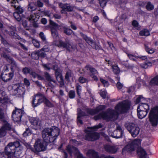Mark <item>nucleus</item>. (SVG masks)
<instances>
[{
    "label": "nucleus",
    "mask_w": 158,
    "mask_h": 158,
    "mask_svg": "<svg viewBox=\"0 0 158 158\" xmlns=\"http://www.w3.org/2000/svg\"><path fill=\"white\" fill-rule=\"evenodd\" d=\"M131 105L130 102L128 100L119 103L115 106V110L109 108L105 111H103L94 117V119L97 120L103 119L108 121L112 120L116 115L118 114L126 112L129 110Z\"/></svg>",
    "instance_id": "nucleus-1"
},
{
    "label": "nucleus",
    "mask_w": 158,
    "mask_h": 158,
    "mask_svg": "<svg viewBox=\"0 0 158 158\" xmlns=\"http://www.w3.org/2000/svg\"><path fill=\"white\" fill-rule=\"evenodd\" d=\"M60 134V130L56 126L44 129L42 131V137L45 142L50 143L56 140Z\"/></svg>",
    "instance_id": "nucleus-2"
},
{
    "label": "nucleus",
    "mask_w": 158,
    "mask_h": 158,
    "mask_svg": "<svg viewBox=\"0 0 158 158\" xmlns=\"http://www.w3.org/2000/svg\"><path fill=\"white\" fill-rule=\"evenodd\" d=\"M149 121L154 127L157 126L158 123V106H156L150 110L148 114Z\"/></svg>",
    "instance_id": "nucleus-3"
},
{
    "label": "nucleus",
    "mask_w": 158,
    "mask_h": 158,
    "mask_svg": "<svg viewBox=\"0 0 158 158\" xmlns=\"http://www.w3.org/2000/svg\"><path fill=\"white\" fill-rule=\"evenodd\" d=\"M125 127L133 137H136L139 132V128L133 123H126Z\"/></svg>",
    "instance_id": "nucleus-4"
},
{
    "label": "nucleus",
    "mask_w": 158,
    "mask_h": 158,
    "mask_svg": "<svg viewBox=\"0 0 158 158\" xmlns=\"http://www.w3.org/2000/svg\"><path fill=\"white\" fill-rule=\"evenodd\" d=\"M13 90L12 94L18 97L23 96L25 93L24 89L22 86H20L19 84H16L13 85L11 86H9Z\"/></svg>",
    "instance_id": "nucleus-5"
},
{
    "label": "nucleus",
    "mask_w": 158,
    "mask_h": 158,
    "mask_svg": "<svg viewBox=\"0 0 158 158\" xmlns=\"http://www.w3.org/2000/svg\"><path fill=\"white\" fill-rule=\"evenodd\" d=\"M46 98L42 94L39 93L33 97L32 106L34 108L40 105L45 99Z\"/></svg>",
    "instance_id": "nucleus-6"
},
{
    "label": "nucleus",
    "mask_w": 158,
    "mask_h": 158,
    "mask_svg": "<svg viewBox=\"0 0 158 158\" xmlns=\"http://www.w3.org/2000/svg\"><path fill=\"white\" fill-rule=\"evenodd\" d=\"M38 13L32 12L30 14V15L27 17V19L32 24L34 27H37L38 24L37 23L40 17Z\"/></svg>",
    "instance_id": "nucleus-7"
},
{
    "label": "nucleus",
    "mask_w": 158,
    "mask_h": 158,
    "mask_svg": "<svg viewBox=\"0 0 158 158\" xmlns=\"http://www.w3.org/2000/svg\"><path fill=\"white\" fill-rule=\"evenodd\" d=\"M7 131H12L13 132H15V129L11 127V126L7 122H5L0 129V137L5 136Z\"/></svg>",
    "instance_id": "nucleus-8"
},
{
    "label": "nucleus",
    "mask_w": 158,
    "mask_h": 158,
    "mask_svg": "<svg viewBox=\"0 0 158 158\" xmlns=\"http://www.w3.org/2000/svg\"><path fill=\"white\" fill-rule=\"evenodd\" d=\"M23 114V111L21 109L15 107V110L13 111L12 117L15 122L21 121L22 116Z\"/></svg>",
    "instance_id": "nucleus-9"
},
{
    "label": "nucleus",
    "mask_w": 158,
    "mask_h": 158,
    "mask_svg": "<svg viewBox=\"0 0 158 158\" xmlns=\"http://www.w3.org/2000/svg\"><path fill=\"white\" fill-rule=\"evenodd\" d=\"M33 148L35 151L33 152H35L45 150L46 147L41 140L38 139L36 141Z\"/></svg>",
    "instance_id": "nucleus-10"
},
{
    "label": "nucleus",
    "mask_w": 158,
    "mask_h": 158,
    "mask_svg": "<svg viewBox=\"0 0 158 158\" xmlns=\"http://www.w3.org/2000/svg\"><path fill=\"white\" fill-rule=\"evenodd\" d=\"M86 133L85 135V139L90 141H93L98 139L99 138V134L95 132L91 131H86Z\"/></svg>",
    "instance_id": "nucleus-11"
},
{
    "label": "nucleus",
    "mask_w": 158,
    "mask_h": 158,
    "mask_svg": "<svg viewBox=\"0 0 158 158\" xmlns=\"http://www.w3.org/2000/svg\"><path fill=\"white\" fill-rule=\"evenodd\" d=\"M106 107L105 105H99L94 109H87L86 111L89 114L93 115L104 110Z\"/></svg>",
    "instance_id": "nucleus-12"
},
{
    "label": "nucleus",
    "mask_w": 158,
    "mask_h": 158,
    "mask_svg": "<svg viewBox=\"0 0 158 158\" xmlns=\"http://www.w3.org/2000/svg\"><path fill=\"white\" fill-rule=\"evenodd\" d=\"M50 23L51 25V28L52 35L53 38H56L58 36L57 30L59 29L60 26L54 22L51 21Z\"/></svg>",
    "instance_id": "nucleus-13"
},
{
    "label": "nucleus",
    "mask_w": 158,
    "mask_h": 158,
    "mask_svg": "<svg viewBox=\"0 0 158 158\" xmlns=\"http://www.w3.org/2000/svg\"><path fill=\"white\" fill-rule=\"evenodd\" d=\"M13 143H9L5 147V153L9 156H12L14 158V155L15 152V149L14 146H12Z\"/></svg>",
    "instance_id": "nucleus-14"
},
{
    "label": "nucleus",
    "mask_w": 158,
    "mask_h": 158,
    "mask_svg": "<svg viewBox=\"0 0 158 158\" xmlns=\"http://www.w3.org/2000/svg\"><path fill=\"white\" fill-rule=\"evenodd\" d=\"M123 134V131L121 127L118 125L116 130L111 133V136L114 138H119L122 137Z\"/></svg>",
    "instance_id": "nucleus-15"
},
{
    "label": "nucleus",
    "mask_w": 158,
    "mask_h": 158,
    "mask_svg": "<svg viewBox=\"0 0 158 158\" xmlns=\"http://www.w3.org/2000/svg\"><path fill=\"white\" fill-rule=\"evenodd\" d=\"M16 29L13 27H9V31L8 32L9 35L12 38L15 39H17L18 40H21V41L23 42H25L26 40L22 39L19 37L16 33Z\"/></svg>",
    "instance_id": "nucleus-16"
},
{
    "label": "nucleus",
    "mask_w": 158,
    "mask_h": 158,
    "mask_svg": "<svg viewBox=\"0 0 158 158\" xmlns=\"http://www.w3.org/2000/svg\"><path fill=\"white\" fill-rule=\"evenodd\" d=\"M104 148L106 152L111 154L116 153L118 149L117 147L114 145H106Z\"/></svg>",
    "instance_id": "nucleus-17"
},
{
    "label": "nucleus",
    "mask_w": 158,
    "mask_h": 158,
    "mask_svg": "<svg viewBox=\"0 0 158 158\" xmlns=\"http://www.w3.org/2000/svg\"><path fill=\"white\" fill-rule=\"evenodd\" d=\"M8 62L10 64V70L11 72H13L14 74V72L15 71H19V67L18 66L16 63L12 58H9Z\"/></svg>",
    "instance_id": "nucleus-18"
},
{
    "label": "nucleus",
    "mask_w": 158,
    "mask_h": 158,
    "mask_svg": "<svg viewBox=\"0 0 158 158\" xmlns=\"http://www.w3.org/2000/svg\"><path fill=\"white\" fill-rule=\"evenodd\" d=\"M14 74L13 72H10L8 74L2 73V79L5 82H7L12 79L14 76Z\"/></svg>",
    "instance_id": "nucleus-19"
},
{
    "label": "nucleus",
    "mask_w": 158,
    "mask_h": 158,
    "mask_svg": "<svg viewBox=\"0 0 158 158\" xmlns=\"http://www.w3.org/2000/svg\"><path fill=\"white\" fill-rule=\"evenodd\" d=\"M59 4L61 8L64 9L66 11L68 12L72 11L74 8V6H73L71 5L70 4L67 3L63 4L60 3Z\"/></svg>",
    "instance_id": "nucleus-20"
},
{
    "label": "nucleus",
    "mask_w": 158,
    "mask_h": 158,
    "mask_svg": "<svg viewBox=\"0 0 158 158\" xmlns=\"http://www.w3.org/2000/svg\"><path fill=\"white\" fill-rule=\"evenodd\" d=\"M87 155L90 158H100L98 153L93 150H89L87 153Z\"/></svg>",
    "instance_id": "nucleus-21"
},
{
    "label": "nucleus",
    "mask_w": 158,
    "mask_h": 158,
    "mask_svg": "<svg viewBox=\"0 0 158 158\" xmlns=\"http://www.w3.org/2000/svg\"><path fill=\"white\" fill-rule=\"evenodd\" d=\"M67 150L70 155L73 153H74L75 154H77L79 153V151L77 148L72 146H68L67 147Z\"/></svg>",
    "instance_id": "nucleus-22"
},
{
    "label": "nucleus",
    "mask_w": 158,
    "mask_h": 158,
    "mask_svg": "<svg viewBox=\"0 0 158 158\" xmlns=\"http://www.w3.org/2000/svg\"><path fill=\"white\" fill-rule=\"evenodd\" d=\"M85 69L89 71V75H95L98 73L97 71L94 67L90 65H87L85 67Z\"/></svg>",
    "instance_id": "nucleus-23"
},
{
    "label": "nucleus",
    "mask_w": 158,
    "mask_h": 158,
    "mask_svg": "<svg viewBox=\"0 0 158 158\" xmlns=\"http://www.w3.org/2000/svg\"><path fill=\"white\" fill-rule=\"evenodd\" d=\"M137 153L141 158H146L147 153L142 148H139L137 151Z\"/></svg>",
    "instance_id": "nucleus-24"
},
{
    "label": "nucleus",
    "mask_w": 158,
    "mask_h": 158,
    "mask_svg": "<svg viewBox=\"0 0 158 158\" xmlns=\"http://www.w3.org/2000/svg\"><path fill=\"white\" fill-rule=\"evenodd\" d=\"M60 70H59L55 72L56 79L59 82L62 83L63 81V78Z\"/></svg>",
    "instance_id": "nucleus-25"
},
{
    "label": "nucleus",
    "mask_w": 158,
    "mask_h": 158,
    "mask_svg": "<svg viewBox=\"0 0 158 158\" xmlns=\"http://www.w3.org/2000/svg\"><path fill=\"white\" fill-rule=\"evenodd\" d=\"M138 117L140 119H142L145 117L147 115L148 111L137 109Z\"/></svg>",
    "instance_id": "nucleus-26"
},
{
    "label": "nucleus",
    "mask_w": 158,
    "mask_h": 158,
    "mask_svg": "<svg viewBox=\"0 0 158 158\" xmlns=\"http://www.w3.org/2000/svg\"><path fill=\"white\" fill-rule=\"evenodd\" d=\"M44 73V77L50 83L53 82L54 84L56 83V81H55L54 79L47 72H45Z\"/></svg>",
    "instance_id": "nucleus-27"
},
{
    "label": "nucleus",
    "mask_w": 158,
    "mask_h": 158,
    "mask_svg": "<svg viewBox=\"0 0 158 158\" xmlns=\"http://www.w3.org/2000/svg\"><path fill=\"white\" fill-rule=\"evenodd\" d=\"M137 109L148 111V110L149 109V107L148 105L147 104L141 103L139 105Z\"/></svg>",
    "instance_id": "nucleus-28"
},
{
    "label": "nucleus",
    "mask_w": 158,
    "mask_h": 158,
    "mask_svg": "<svg viewBox=\"0 0 158 158\" xmlns=\"http://www.w3.org/2000/svg\"><path fill=\"white\" fill-rule=\"evenodd\" d=\"M134 146L132 145L131 143L126 146L122 150V152L125 151L130 152L132 151L135 150Z\"/></svg>",
    "instance_id": "nucleus-29"
},
{
    "label": "nucleus",
    "mask_w": 158,
    "mask_h": 158,
    "mask_svg": "<svg viewBox=\"0 0 158 158\" xmlns=\"http://www.w3.org/2000/svg\"><path fill=\"white\" fill-rule=\"evenodd\" d=\"M5 93L2 90H0V102L1 103H4L7 100V98L5 96Z\"/></svg>",
    "instance_id": "nucleus-30"
},
{
    "label": "nucleus",
    "mask_w": 158,
    "mask_h": 158,
    "mask_svg": "<svg viewBox=\"0 0 158 158\" xmlns=\"http://www.w3.org/2000/svg\"><path fill=\"white\" fill-rule=\"evenodd\" d=\"M69 41L64 42L61 40H59L58 42L55 43V45L59 47L65 48L68 46V43Z\"/></svg>",
    "instance_id": "nucleus-31"
},
{
    "label": "nucleus",
    "mask_w": 158,
    "mask_h": 158,
    "mask_svg": "<svg viewBox=\"0 0 158 158\" xmlns=\"http://www.w3.org/2000/svg\"><path fill=\"white\" fill-rule=\"evenodd\" d=\"M86 115L85 113L83 111L80 110L78 113L77 121L78 123L82 124H83L82 120H81V117Z\"/></svg>",
    "instance_id": "nucleus-32"
},
{
    "label": "nucleus",
    "mask_w": 158,
    "mask_h": 158,
    "mask_svg": "<svg viewBox=\"0 0 158 158\" xmlns=\"http://www.w3.org/2000/svg\"><path fill=\"white\" fill-rule=\"evenodd\" d=\"M80 34L81 36L89 45H90L91 44H92L93 41L90 38L87 37L86 35H85L82 32L80 33Z\"/></svg>",
    "instance_id": "nucleus-33"
},
{
    "label": "nucleus",
    "mask_w": 158,
    "mask_h": 158,
    "mask_svg": "<svg viewBox=\"0 0 158 158\" xmlns=\"http://www.w3.org/2000/svg\"><path fill=\"white\" fill-rule=\"evenodd\" d=\"M23 152V148L22 146L18 147L15 149V152L14 155L15 156H22V154Z\"/></svg>",
    "instance_id": "nucleus-34"
},
{
    "label": "nucleus",
    "mask_w": 158,
    "mask_h": 158,
    "mask_svg": "<svg viewBox=\"0 0 158 158\" xmlns=\"http://www.w3.org/2000/svg\"><path fill=\"white\" fill-rule=\"evenodd\" d=\"M31 122L32 124L34 126H40L41 121L38 119L34 118L31 120Z\"/></svg>",
    "instance_id": "nucleus-35"
},
{
    "label": "nucleus",
    "mask_w": 158,
    "mask_h": 158,
    "mask_svg": "<svg viewBox=\"0 0 158 158\" xmlns=\"http://www.w3.org/2000/svg\"><path fill=\"white\" fill-rule=\"evenodd\" d=\"M65 48L69 52L74 51L76 48L75 46L71 44L69 41L68 43V46Z\"/></svg>",
    "instance_id": "nucleus-36"
},
{
    "label": "nucleus",
    "mask_w": 158,
    "mask_h": 158,
    "mask_svg": "<svg viewBox=\"0 0 158 158\" xmlns=\"http://www.w3.org/2000/svg\"><path fill=\"white\" fill-rule=\"evenodd\" d=\"M144 47L146 51L148 54H152L154 52V49L149 48L147 45L145 44Z\"/></svg>",
    "instance_id": "nucleus-37"
},
{
    "label": "nucleus",
    "mask_w": 158,
    "mask_h": 158,
    "mask_svg": "<svg viewBox=\"0 0 158 158\" xmlns=\"http://www.w3.org/2000/svg\"><path fill=\"white\" fill-rule=\"evenodd\" d=\"M14 7L15 9V12L22 14L24 12V10L23 7L20 6H18L17 7L16 6H15Z\"/></svg>",
    "instance_id": "nucleus-38"
},
{
    "label": "nucleus",
    "mask_w": 158,
    "mask_h": 158,
    "mask_svg": "<svg viewBox=\"0 0 158 158\" xmlns=\"http://www.w3.org/2000/svg\"><path fill=\"white\" fill-rule=\"evenodd\" d=\"M139 34L141 36H147L149 35L150 33L147 29H145L140 31Z\"/></svg>",
    "instance_id": "nucleus-39"
},
{
    "label": "nucleus",
    "mask_w": 158,
    "mask_h": 158,
    "mask_svg": "<svg viewBox=\"0 0 158 158\" xmlns=\"http://www.w3.org/2000/svg\"><path fill=\"white\" fill-rule=\"evenodd\" d=\"M36 8L32 4H29L28 6V11L30 12V13L33 12V11L36 10Z\"/></svg>",
    "instance_id": "nucleus-40"
},
{
    "label": "nucleus",
    "mask_w": 158,
    "mask_h": 158,
    "mask_svg": "<svg viewBox=\"0 0 158 158\" xmlns=\"http://www.w3.org/2000/svg\"><path fill=\"white\" fill-rule=\"evenodd\" d=\"M72 76V71L69 69H67L66 73L65 75V79L68 81H69L70 77Z\"/></svg>",
    "instance_id": "nucleus-41"
},
{
    "label": "nucleus",
    "mask_w": 158,
    "mask_h": 158,
    "mask_svg": "<svg viewBox=\"0 0 158 158\" xmlns=\"http://www.w3.org/2000/svg\"><path fill=\"white\" fill-rule=\"evenodd\" d=\"M151 85H158V75L152 78L150 81Z\"/></svg>",
    "instance_id": "nucleus-42"
},
{
    "label": "nucleus",
    "mask_w": 158,
    "mask_h": 158,
    "mask_svg": "<svg viewBox=\"0 0 158 158\" xmlns=\"http://www.w3.org/2000/svg\"><path fill=\"white\" fill-rule=\"evenodd\" d=\"M98 2L101 7L103 8L105 7L108 2L107 0H98Z\"/></svg>",
    "instance_id": "nucleus-43"
},
{
    "label": "nucleus",
    "mask_w": 158,
    "mask_h": 158,
    "mask_svg": "<svg viewBox=\"0 0 158 158\" xmlns=\"http://www.w3.org/2000/svg\"><path fill=\"white\" fill-rule=\"evenodd\" d=\"M131 143L132 145L134 146L135 148L137 146H138L140 144L141 141L139 139H136L133 141Z\"/></svg>",
    "instance_id": "nucleus-44"
},
{
    "label": "nucleus",
    "mask_w": 158,
    "mask_h": 158,
    "mask_svg": "<svg viewBox=\"0 0 158 158\" xmlns=\"http://www.w3.org/2000/svg\"><path fill=\"white\" fill-rule=\"evenodd\" d=\"M141 67L144 69H147L149 67L152 66V64L150 62H145L144 63L142 64L141 65Z\"/></svg>",
    "instance_id": "nucleus-45"
},
{
    "label": "nucleus",
    "mask_w": 158,
    "mask_h": 158,
    "mask_svg": "<svg viewBox=\"0 0 158 158\" xmlns=\"http://www.w3.org/2000/svg\"><path fill=\"white\" fill-rule=\"evenodd\" d=\"M31 70L32 69L31 68L25 67L23 69L22 72L25 74H27L28 73L30 74Z\"/></svg>",
    "instance_id": "nucleus-46"
},
{
    "label": "nucleus",
    "mask_w": 158,
    "mask_h": 158,
    "mask_svg": "<svg viewBox=\"0 0 158 158\" xmlns=\"http://www.w3.org/2000/svg\"><path fill=\"white\" fill-rule=\"evenodd\" d=\"M31 56L34 59H38L39 58L38 51H35L32 52L31 54Z\"/></svg>",
    "instance_id": "nucleus-47"
},
{
    "label": "nucleus",
    "mask_w": 158,
    "mask_h": 158,
    "mask_svg": "<svg viewBox=\"0 0 158 158\" xmlns=\"http://www.w3.org/2000/svg\"><path fill=\"white\" fill-rule=\"evenodd\" d=\"M44 102L45 103L46 105L50 107H54V105L49 100L47 99L46 98L44 100Z\"/></svg>",
    "instance_id": "nucleus-48"
},
{
    "label": "nucleus",
    "mask_w": 158,
    "mask_h": 158,
    "mask_svg": "<svg viewBox=\"0 0 158 158\" xmlns=\"http://www.w3.org/2000/svg\"><path fill=\"white\" fill-rule=\"evenodd\" d=\"M0 158H13L4 152H0Z\"/></svg>",
    "instance_id": "nucleus-49"
},
{
    "label": "nucleus",
    "mask_w": 158,
    "mask_h": 158,
    "mask_svg": "<svg viewBox=\"0 0 158 158\" xmlns=\"http://www.w3.org/2000/svg\"><path fill=\"white\" fill-rule=\"evenodd\" d=\"M20 14L15 12L13 13L14 18L18 21H20L21 19V17L20 15Z\"/></svg>",
    "instance_id": "nucleus-50"
},
{
    "label": "nucleus",
    "mask_w": 158,
    "mask_h": 158,
    "mask_svg": "<svg viewBox=\"0 0 158 158\" xmlns=\"http://www.w3.org/2000/svg\"><path fill=\"white\" fill-rule=\"evenodd\" d=\"M146 9L148 10H151L153 9L154 6L150 2H148L146 6Z\"/></svg>",
    "instance_id": "nucleus-51"
},
{
    "label": "nucleus",
    "mask_w": 158,
    "mask_h": 158,
    "mask_svg": "<svg viewBox=\"0 0 158 158\" xmlns=\"http://www.w3.org/2000/svg\"><path fill=\"white\" fill-rule=\"evenodd\" d=\"M68 96L69 98L71 99L74 98L75 96V91L73 90H70L68 93Z\"/></svg>",
    "instance_id": "nucleus-52"
},
{
    "label": "nucleus",
    "mask_w": 158,
    "mask_h": 158,
    "mask_svg": "<svg viewBox=\"0 0 158 158\" xmlns=\"http://www.w3.org/2000/svg\"><path fill=\"white\" fill-rule=\"evenodd\" d=\"M112 68L113 72L115 74H118L120 72V69L117 66L114 65L112 66Z\"/></svg>",
    "instance_id": "nucleus-53"
},
{
    "label": "nucleus",
    "mask_w": 158,
    "mask_h": 158,
    "mask_svg": "<svg viewBox=\"0 0 158 158\" xmlns=\"http://www.w3.org/2000/svg\"><path fill=\"white\" fill-rule=\"evenodd\" d=\"M72 32V30L69 28H65L64 30V33L68 35H71Z\"/></svg>",
    "instance_id": "nucleus-54"
},
{
    "label": "nucleus",
    "mask_w": 158,
    "mask_h": 158,
    "mask_svg": "<svg viewBox=\"0 0 158 158\" xmlns=\"http://www.w3.org/2000/svg\"><path fill=\"white\" fill-rule=\"evenodd\" d=\"M0 37L1 38V40L2 43L6 47H8L9 46V44L8 43L7 41L4 39L3 37L0 35Z\"/></svg>",
    "instance_id": "nucleus-55"
},
{
    "label": "nucleus",
    "mask_w": 158,
    "mask_h": 158,
    "mask_svg": "<svg viewBox=\"0 0 158 158\" xmlns=\"http://www.w3.org/2000/svg\"><path fill=\"white\" fill-rule=\"evenodd\" d=\"M100 81L105 87H107L109 85V83L107 81L104 80L102 78H100Z\"/></svg>",
    "instance_id": "nucleus-56"
},
{
    "label": "nucleus",
    "mask_w": 158,
    "mask_h": 158,
    "mask_svg": "<svg viewBox=\"0 0 158 158\" xmlns=\"http://www.w3.org/2000/svg\"><path fill=\"white\" fill-rule=\"evenodd\" d=\"M102 127V126L101 124H99L98 125L95 126L93 127H88V128L90 129L91 130H93L94 131L97 130L98 128H101Z\"/></svg>",
    "instance_id": "nucleus-57"
},
{
    "label": "nucleus",
    "mask_w": 158,
    "mask_h": 158,
    "mask_svg": "<svg viewBox=\"0 0 158 158\" xmlns=\"http://www.w3.org/2000/svg\"><path fill=\"white\" fill-rule=\"evenodd\" d=\"M32 43L34 46L36 48H39L40 47V44L37 40L35 39H33L32 41Z\"/></svg>",
    "instance_id": "nucleus-58"
},
{
    "label": "nucleus",
    "mask_w": 158,
    "mask_h": 158,
    "mask_svg": "<svg viewBox=\"0 0 158 158\" xmlns=\"http://www.w3.org/2000/svg\"><path fill=\"white\" fill-rule=\"evenodd\" d=\"M31 133L30 130L28 129H27L26 131L24 132L23 134V135L24 136L26 137L31 135Z\"/></svg>",
    "instance_id": "nucleus-59"
},
{
    "label": "nucleus",
    "mask_w": 158,
    "mask_h": 158,
    "mask_svg": "<svg viewBox=\"0 0 158 158\" xmlns=\"http://www.w3.org/2000/svg\"><path fill=\"white\" fill-rule=\"evenodd\" d=\"M39 35L40 37L41 38V39H42V40L45 43L46 42V37L44 35V33L43 32H40Z\"/></svg>",
    "instance_id": "nucleus-60"
},
{
    "label": "nucleus",
    "mask_w": 158,
    "mask_h": 158,
    "mask_svg": "<svg viewBox=\"0 0 158 158\" xmlns=\"http://www.w3.org/2000/svg\"><path fill=\"white\" fill-rule=\"evenodd\" d=\"M13 143V145H12V146H14L15 149L18 147L21 146L20 145V143L18 141H16L13 143Z\"/></svg>",
    "instance_id": "nucleus-61"
},
{
    "label": "nucleus",
    "mask_w": 158,
    "mask_h": 158,
    "mask_svg": "<svg viewBox=\"0 0 158 158\" xmlns=\"http://www.w3.org/2000/svg\"><path fill=\"white\" fill-rule=\"evenodd\" d=\"M79 81L81 83H83L88 81L86 79L82 77H79Z\"/></svg>",
    "instance_id": "nucleus-62"
},
{
    "label": "nucleus",
    "mask_w": 158,
    "mask_h": 158,
    "mask_svg": "<svg viewBox=\"0 0 158 158\" xmlns=\"http://www.w3.org/2000/svg\"><path fill=\"white\" fill-rule=\"evenodd\" d=\"M76 89L77 94L79 96H80L81 91V87L80 85H77V86Z\"/></svg>",
    "instance_id": "nucleus-63"
},
{
    "label": "nucleus",
    "mask_w": 158,
    "mask_h": 158,
    "mask_svg": "<svg viewBox=\"0 0 158 158\" xmlns=\"http://www.w3.org/2000/svg\"><path fill=\"white\" fill-rule=\"evenodd\" d=\"M50 65L49 64H42V66L45 70H49L51 69Z\"/></svg>",
    "instance_id": "nucleus-64"
}]
</instances>
